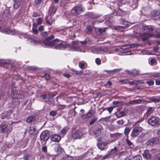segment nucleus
Instances as JSON below:
<instances>
[{
	"mask_svg": "<svg viewBox=\"0 0 160 160\" xmlns=\"http://www.w3.org/2000/svg\"><path fill=\"white\" fill-rule=\"evenodd\" d=\"M63 76L66 77H67L68 78H69L70 77V74H69V73H64L63 74Z\"/></svg>",
	"mask_w": 160,
	"mask_h": 160,
	"instance_id": "obj_60",
	"label": "nucleus"
},
{
	"mask_svg": "<svg viewBox=\"0 0 160 160\" xmlns=\"http://www.w3.org/2000/svg\"><path fill=\"white\" fill-rule=\"evenodd\" d=\"M143 83V82L141 80H133L132 81H129V83L131 85H137L140 84H142Z\"/></svg>",
	"mask_w": 160,
	"mask_h": 160,
	"instance_id": "obj_17",
	"label": "nucleus"
},
{
	"mask_svg": "<svg viewBox=\"0 0 160 160\" xmlns=\"http://www.w3.org/2000/svg\"><path fill=\"white\" fill-rule=\"evenodd\" d=\"M80 42L82 46H84L86 45L87 42L86 41H80Z\"/></svg>",
	"mask_w": 160,
	"mask_h": 160,
	"instance_id": "obj_59",
	"label": "nucleus"
},
{
	"mask_svg": "<svg viewBox=\"0 0 160 160\" xmlns=\"http://www.w3.org/2000/svg\"><path fill=\"white\" fill-rule=\"evenodd\" d=\"M118 151V149L116 146H115L114 148L112 149L110 151V154H112L115 153Z\"/></svg>",
	"mask_w": 160,
	"mask_h": 160,
	"instance_id": "obj_31",
	"label": "nucleus"
},
{
	"mask_svg": "<svg viewBox=\"0 0 160 160\" xmlns=\"http://www.w3.org/2000/svg\"><path fill=\"white\" fill-rule=\"evenodd\" d=\"M130 130L128 128H126L124 130V133L126 135H127L128 134Z\"/></svg>",
	"mask_w": 160,
	"mask_h": 160,
	"instance_id": "obj_54",
	"label": "nucleus"
},
{
	"mask_svg": "<svg viewBox=\"0 0 160 160\" xmlns=\"http://www.w3.org/2000/svg\"><path fill=\"white\" fill-rule=\"evenodd\" d=\"M31 42L34 44H37L39 43L38 41L36 39H31Z\"/></svg>",
	"mask_w": 160,
	"mask_h": 160,
	"instance_id": "obj_39",
	"label": "nucleus"
},
{
	"mask_svg": "<svg viewBox=\"0 0 160 160\" xmlns=\"http://www.w3.org/2000/svg\"><path fill=\"white\" fill-rule=\"evenodd\" d=\"M92 116L95 113V111L94 110H90L88 112Z\"/></svg>",
	"mask_w": 160,
	"mask_h": 160,
	"instance_id": "obj_61",
	"label": "nucleus"
},
{
	"mask_svg": "<svg viewBox=\"0 0 160 160\" xmlns=\"http://www.w3.org/2000/svg\"><path fill=\"white\" fill-rule=\"evenodd\" d=\"M84 10L82 5H80L74 7L71 11V13L74 15H77L83 12Z\"/></svg>",
	"mask_w": 160,
	"mask_h": 160,
	"instance_id": "obj_3",
	"label": "nucleus"
},
{
	"mask_svg": "<svg viewBox=\"0 0 160 160\" xmlns=\"http://www.w3.org/2000/svg\"><path fill=\"white\" fill-rule=\"evenodd\" d=\"M85 156L84 155L76 156L75 157L76 159V160H80L84 158Z\"/></svg>",
	"mask_w": 160,
	"mask_h": 160,
	"instance_id": "obj_36",
	"label": "nucleus"
},
{
	"mask_svg": "<svg viewBox=\"0 0 160 160\" xmlns=\"http://www.w3.org/2000/svg\"><path fill=\"white\" fill-rule=\"evenodd\" d=\"M67 132V130L65 128H63L61 132V134L63 136L65 134H66V133Z\"/></svg>",
	"mask_w": 160,
	"mask_h": 160,
	"instance_id": "obj_48",
	"label": "nucleus"
},
{
	"mask_svg": "<svg viewBox=\"0 0 160 160\" xmlns=\"http://www.w3.org/2000/svg\"><path fill=\"white\" fill-rule=\"evenodd\" d=\"M150 102H158L160 101V99H157L154 98H150L149 99Z\"/></svg>",
	"mask_w": 160,
	"mask_h": 160,
	"instance_id": "obj_27",
	"label": "nucleus"
},
{
	"mask_svg": "<svg viewBox=\"0 0 160 160\" xmlns=\"http://www.w3.org/2000/svg\"><path fill=\"white\" fill-rule=\"evenodd\" d=\"M108 51V48L106 47H99L92 49V52L95 54H102Z\"/></svg>",
	"mask_w": 160,
	"mask_h": 160,
	"instance_id": "obj_4",
	"label": "nucleus"
},
{
	"mask_svg": "<svg viewBox=\"0 0 160 160\" xmlns=\"http://www.w3.org/2000/svg\"><path fill=\"white\" fill-rule=\"evenodd\" d=\"M121 69V68H118V69H114V70H111V71L105 70V71L106 72H112L114 71H117L118 72H119Z\"/></svg>",
	"mask_w": 160,
	"mask_h": 160,
	"instance_id": "obj_38",
	"label": "nucleus"
},
{
	"mask_svg": "<svg viewBox=\"0 0 160 160\" xmlns=\"http://www.w3.org/2000/svg\"><path fill=\"white\" fill-rule=\"evenodd\" d=\"M33 32L35 34H37L38 33V31L37 28H32Z\"/></svg>",
	"mask_w": 160,
	"mask_h": 160,
	"instance_id": "obj_55",
	"label": "nucleus"
},
{
	"mask_svg": "<svg viewBox=\"0 0 160 160\" xmlns=\"http://www.w3.org/2000/svg\"><path fill=\"white\" fill-rule=\"evenodd\" d=\"M15 88H13L12 89L11 96L13 98L18 99L21 98V95L19 93H17L15 91L13 92V90H14Z\"/></svg>",
	"mask_w": 160,
	"mask_h": 160,
	"instance_id": "obj_13",
	"label": "nucleus"
},
{
	"mask_svg": "<svg viewBox=\"0 0 160 160\" xmlns=\"http://www.w3.org/2000/svg\"><path fill=\"white\" fill-rule=\"evenodd\" d=\"M121 134L119 133H116L113 134H111L110 137L112 139L109 142V143H111L115 140L121 137Z\"/></svg>",
	"mask_w": 160,
	"mask_h": 160,
	"instance_id": "obj_10",
	"label": "nucleus"
},
{
	"mask_svg": "<svg viewBox=\"0 0 160 160\" xmlns=\"http://www.w3.org/2000/svg\"><path fill=\"white\" fill-rule=\"evenodd\" d=\"M92 31V28L90 26H88L86 28V32L87 33H90Z\"/></svg>",
	"mask_w": 160,
	"mask_h": 160,
	"instance_id": "obj_34",
	"label": "nucleus"
},
{
	"mask_svg": "<svg viewBox=\"0 0 160 160\" xmlns=\"http://www.w3.org/2000/svg\"><path fill=\"white\" fill-rule=\"evenodd\" d=\"M50 133L48 131L46 130L43 131L41 134L40 138L41 141H47L49 138Z\"/></svg>",
	"mask_w": 160,
	"mask_h": 160,
	"instance_id": "obj_6",
	"label": "nucleus"
},
{
	"mask_svg": "<svg viewBox=\"0 0 160 160\" xmlns=\"http://www.w3.org/2000/svg\"><path fill=\"white\" fill-rule=\"evenodd\" d=\"M42 20L41 18H39L37 20V24L38 25H40L42 22Z\"/></svg>",
	"mask_w": 160,
	"mask_h": 160,
	"instance_id": "obj_52",
	"label": "nucleus"
},
{
	"mask_svg": "<svg viewBox=\"0 0 160 160\" xmlns=\"http://www.w3.org/2000/svg\"><path fill=\"white\" fill-rule=\"evenodd\" d=\"M27 69L30 70H34L35 69V68L32 66H28L27 67Z\"/></svg>",
	"mask_w": 160,
	"mask_h": 160,
	"instance_id": "obj_64",
	"label": "nucleus"
},
{
	"mask_svg": "<svg viewBox=\"0 0 160 160\" xmlns=\"http://www.w3.org/2000/svg\"><path fill=\"white\" fill-rule=\"evenodd\" d=\"M146 83L149 86H152L154 84V81L152 80L147 81Z\"/></svg>",
	"mask_w": 160,
	"mask_h": 160,
	"instance_id": "obj_45",
	"label": "nucleus"
},
{
	"mask_svg": "<svg viewBox=\"0 0 160 160\" xmlns=\"http://www.w3.org/2000/svg\"><path fill=\"white\" fill-rule=\"evenodd\" d=\"M72 47L71 48V50L77 52H81V49L77 47L78 46L79 44L78 42L75 41H72Z\"/></svg>",
	"mask_w": 160,
	"mask_h": 160,
	"instance_id": "obj_9",
	"label": "nucleus"
},
{
	"mask_svg": "<svg viewBox=\"0 0 160 160\" xmlns=\"http://www.w3.org/2000/svg\"><path fill=\"white\" fill-rule=\"evenodd\" d=\"M44 77L47 79H49L50 78V75L48 74H45L44 75Z\"/></svg>",
	"mask_w": 160,
	"mask_h": 160,
	"instance_id": "obj_51",
	"label": "nucleus"
},
{
	"mask_svg": "<svg viewBox=\"0 0 160 160\" xmlns=\"http://www.w3.org/2000/svg\"><path fill=\"white\" fill-rule=\"evenodd\" d=\"M126 71L127 72L128 74L132 76H135L137 75L138 73V71L135 69H133L131 71L126 70Z\"/></svg>",
	"mask_w": 160,
	"mask_h": 160,
	"instance_id": "obj_18",
	"label": "nucleus"
},
{
	"mask_svg": "<svg viewBox=\"0 0 160 160\" xmlns=\"http://www.w3.org/2000/svg\"><path fill=\"white\" fill-rule=\"evenodd\" d=\"M46 22L47 24L48 25H51L52 24V22H51V20L49 19L47 17L46 18Z\"/></svg>",
	"mask_w": 160,
	"mask_h": 160,
	"instance_id": "obj_37",
	"label": "nucleus"
},
{
	"mask_svg": "<svg viewBox=\"0 0 160 160\" xmlns=\"http://www.w3.org/2000/svg\"><path fill=\"white\" fill-rule=\"evenodd\" d=\"M79 67L82 69L85 66V64L83 62H80L79 63Z\"/></svg>",
	"mask_w": 160,
	"mask_h": 160,
	"instance_id": "obj_40",
	"label": "nucleus"
},
{
	"mask_svg": "<svg viewBox=\"0 0 160 160\" xmlns=\"http://www.w3.org/2000/svg\"><path fill=\"white\" fill-rule=\"evenodd\" d=\"M126 142L130 146L132 147L133 146V144L132 142H131L128 139H126Z\"/></svg>",
	"mask_w": 160,
	"mask_h": 160,
	"instance_id": "obj_47",
	"label": "nucleus"
},
{
	"mask_svg": "<svg viewBox=\"0 0 160 160\" xmlns=\"http://www.w3.org/2000/svg\"><path fill=\"white\" fill-rule=\"evenodd\" d=\"M159 119L154 117H152L148 120V123L152 126L158 125L159 123Z\"/></svg>",
	"mask_w": 160,
	"mask_h": 160,
	"instance_id": "obj_8",
	"label": "nucleus"
},
{
	"mask_svg": "<svg viewBox=\"0 0 160 160\" xmlns=\"http://www.w3.org/2000/svg\"><path fill=\"white\" fill-rule=\"evenodd\" d=\"M145 102V101L144 100H142L140 99H138L137 100H134L132 101H130L129 102V103L130 104L133 105L134 104L142 103H144Z\"/></svg>",
	"mask_w": 160,
	"mask_h": 160,
	"instance_id": "obj_14",
	"label": "nucleus"
},
{
	"mask_svg": "<svg viewBox=\"0 0 160 160\" xmlns=\"http://www.w3.org/2000/svg\"><path fill=\"white\" fill-rule=\"evenodd\" d=\"M129 81L128 79H125V80H120L119 82L122 83V84H126L127 82L129 83Z\"/></svg>",
	"mask_w": 160,
	"mask_h": 160,
	"instance_id": "obj_41",
	"label": "nucleus"
},
{
	"mask_svg": "<svg viewBox=\"0 0 160 160\" xmlns=\"http://www.w3.org/2000/svg\"><path fill=\"white\" fill-rule=\"evenodd\" d=\"M109 143V142H105L102 140L99 139L97 143V146L99 149L103 150L106 148V147Z\"/></svg>",
	"mask_w": 160,
	"mask_h": 160,
	"instance_id": "obj_5",
	"label": "nucleus"
},
{
	"mask_svg": "<svg viewBox=\"0 0 160 160\" xmlns=\"http://www.w3.org/2000/svg\"><path fill=\"white\" fill-rule=\"evenodd\" d=\"M54 38L53 35L48 37L42 41V44L45 46L53 47L54 49L59 50L64 49L68 46V45L65 43L58 44L57 42L59 41L58 39H56L51 41Z\"/></svg>",
	"mask_w": 160,
	"mask_h": 160,
	"instance_id": "obj_1",
	"label": "nucleus"
},
{
	"mask_svg": "<svg viewBox=\"0 0 160 160\" xmlns=\"http://www.w3.org/2000/svg\"><path fill=\"white\" fill-rule=\"evenodd\" d=\"M153 30V28L149 26H146L143 28V35L145 36V37L142 38L143 41L148 39L149 37L152 35Z\"/></svg>",
	"mask_w": 160,
	"mask_h": 160,
	"instance_id": "obj_2",
	"label": "nucleus"
},
{
	"mask_svg": "<svg viewBox=\"0 0 160 160\" xmlns=\"http://www.w3.org/2000/svg\"><path fill=\"white\" fill-rule=\"evenodd\" d=\"M57 110H52L50 112L49 114L50 116H52V117H54L58 113Z\"/></svg>",
	"mask_w": 160,
	"mask_h": 160,
	"instance_id": "obj_32",
	"label": "nucleus"
},
{
	"mask_svg": "<svg viewBox=\"0 0 160 160\" xmlns=\"http://www.w3.org/2000/svg\"><path fill=\"white\" fill-rule=\"evenodd\" d=\"M7 125L6 124H3L0 126V132L2 133L4 132L7 129Z\"/></svg>",
	"mask_w": 160,
	"mask_h": 160,
	"instance_id": "obj_21",
	"label": "nucleus"
},
{
	"mask_svg": "<svg viewBox=\"0 0 160 160\" xmlns=\"http://www.w3.org/2000/svg\"><path fill=\"white\" fill-rule=\"evenodd\" d=\"M149 144L152 145L157 144L158 142V139L157 138H154L151 139L149 141Z\"/></svg>",
	"mask_w": 160,
	"mask_h": 160,
	"instance_id": "obj_19",
	"label": "nucleus"
},
{
	"mask_svg": "<svg viewBox=\"0 0 160 160\" xmlns=\"http://www.w3.org/2000/svg\"><path fill=\"white\" fill-rule=\"evenodd\" d=\"M110 118V117H107L103 118H102V119L103 121L107 122L109 121H110L109 118Z\"/></svg>",
	"mask_w": 160,
	"mask_h": 160,
	"instance_id": "obj_42",
	"label": "nucleus"
},
{
	"mask_svg": "<svg viewBox=\"0 0 160 160\" xmlns=\"http://www.w3.org/2000/svg\"><path fill=\"white\" fill-rule=\"evenodd\" d=\"M96 63L98 65H100L101 63V60L99 58H97L95 60Z\"/></svg>",
	"mask_w": 160,
	"mask_h": 160,
	"instance_id": "obj_46",
	"label": "nucleus"
},
{
	"mask_svg": "<svg viewBox=\"0 0 160 160\" xmlns=\"http://www.w3.org/2000/svg\"><path fill=\"white\" fill-rule=\"evenodd\" d=\"M57 152L58 153H62L64 152L63 149L59 145H57L56 147Z\"/></svg>",
	"mask_w": 160,
	"mask_h": 160,
	"instance_id": "obj_25",
	"label": "nucleus"
},
{
	"mask_svg": "<svg viewBox=\"0 0 160 160\" xmlns=\"http://www.w3.org/2000/svg\"><path fill=\"white\" fill-rule=\"evenodd\" d=\"M42 150L45 152H47V148L46 146H44L42 148Z\"/></svg>",
	"mask_w": 160,
	"mask_h": 160,
	"instance_id": "obj_62",
	"label": "nucleus"
},
{
	"mask_svg": "<svg viewBox=\"0 0 160 160\" xmlns=\"http://www.w3.org/2000/svg\"><path fill=\"white\" fill-rule=\"evenodd\" d=\"M72 71L73 72V74L74 75H80L81 74H82L83 73L82 71H76L74 69H72Z\"/></svg>",
	"mask_w": 160,
	"mask_h": 160,
	"instance_id": "obj_26",
	"label": "nucleus"
},
{
	"mask_svg": "<svg viewBox=\"0 0 160 160\" xmlns=\"http://www.w3.org/2000/svg\"><path fill=\"white\" fill-rule=\"evenodd\" d=\"M142 130V128L139 127H135L133 130L131 134L132 137H135L137 136Z\"/></svg>",
	"mask_w": 160,
	"mask_h": 160,
	"instance_id": "obj_11",
	"label": "nucleus"
},
{
	"mask_svg": "<svg viewBox=\"0 0 160 160\" xmlns=\"http://www.w3.org/2000/svg\"><path fill=\"white\" fill-rule=\"evenodd\" d=\"M48 35V32H44L40 33V35L43 37H46Z\"/></svg>",
	"mask_w": 160,
	"mask_h": 160,
	"instance_id": "obj_43",
	"label": "nucleus"
},
{
	"mask_svg": "<svg viewBox=\"0 0 160 160\" xmlns=\"http://www.w3.org/2000/svg\"><path fill=\"white\" fill-rule=\"evenodd\" d=\"M39 30L40 31L42 32L44 30V27L43 26H40L39 28Z\"/></svg>",
	"mask_w": 160,
	"mask_h": 160,
	"instance_id": "obj_58",
	"label": "nucleus"
},
{
	"mask_svg": "<svg viewBox=\"0 0 160 160\" xmlns=\"http://www.w3.org/2000/svg\"><path fill=\"white\" fill-rule=\"evenodd\" d=\"M97 120V118H94L92 119L91 121L90 122V124L92 125L94 123H95L96 121Z\"/></svg>",
	"mask_w": 160,
	"mask_h": 160,
	"instance_id": "obj_50",
	"label": "nucleus"
},
{
	"mask_svg": "<svg viewBox=\"0 0 160 160\" xmlns=\"http://www.w3.org/2000/svg\"><path fill=\"white\" fill-rule=\"evenodd\" d=\"M98 31L101 33H102L105 31V29L104 28H99L98 29Z\"/></svg>",
	"mask_w": 160,
	"mask_h": 160,
	"instance_id": "obj_57",
	"label": "nucleus"
},
{
	"mask_svg": "<svg viewBox=\"0 0 160 160\" xmlns=\"http://www.w3.org/2000/svg\"><path fill=\"white\" fill-rule=\"evenodd\" d=\"M142 155L144 158L146 159H149L151 158V155L149 152L148 150H145L144 151Z\"/></svg>",
	"mask_w": 160,
	"mask_h": 160,
	"instance_id": "obj_20",
	"label": "nucleus"
},
{
	"mask_svg": "<svg viewBox=\"0 0 160 160\" xmlns=\"http://www.w3.org/2000/svg\"><path fill=\"white\" fill-rule=\"evenodd\" d=\"M57 10V7L54 5H52L50 7L49 10L50 15L51 16L53 15L55 13Z\"/></svg>",
	"mask_w": 160,
	"mask_h": 160,
	"instance_id": "obj_16",
	"label": "nucleus"
},
{
	"mask_svg": "<svg viewBox=\"0 0 160 160\" xmlns=\"http://www.w3.org/2000/svg\"><path fill=\"white\" fill-rule=\"evenodd\" d=\"M82 118H83V119H86V118H88V115H87L86 114H85L83 115L82 116Z\"/></svg>",
	"mask_w": 160,
	"mask_h": 160,
	"instance_id": "obj_63",
	"label": "nucleus"
},
{
	"mask_svg": "<svg viewBox=\"0 0 160 160\" xmlns=\"http://www.w3.org/2000/svg\"><path fill=\"white\" fill-rule=\"evenodd\" d=\"M150 64L152 65H153L156 63V61L154 59H151L150 60Z\"/></svg>",
	"mask_w": 160,
	"mask_h": 160,
	"instance_id": "obj_49",
	"label": "nucleus"
},
{
	"mask_svg": "<svg viewBox=\"0 0 160 160\" xmlns=\"http://www.w3.org/2000/svg\"><path fill=\"white\" fill-rule=\"evenodd\" d=\"M36 119V118L33 116H30L28 117L26 121L28 123H30Z\"/></svg>",
	"mask_w": 160,
	"mask_h": 160,
	"instance_id": "obj_22",
	"label": "nucleus"
},
{
	"mask_svg": "<svg viewBox=\"0 0 160 160\" xmlns=\"http://www.w3.org/2000/svg\"><path fill=\"white\" fill-rule=\"evenodd\" d=\"M152 14L154 16H156L160 14V11L159 10H154L152 12Z\"/></svg>",
	"mask_w": 160,
	"mask_h": 160,
	"instance_id": "obj_28",
	"label": "nucleus"
},
{
	"mask_svg": "<svg viewBox=\"0 0 160 160\" xmlns=\"http://www.w3.org/2000/svg\"><path fill=\"white\" fill-rule=\"evenodd\" d=\"M35 3L37 4H40L42 2V0H35Z\"/></svg>",
	"mask_w": 160,
	"mask_h": 160,
	"instance_id": "obj_56",
	"label": "nucleus"
},
{
	"mask_svg": "<svg viewBox=\"0 0 160 160\" xmlns=\"http://www.w3.org/2000/svg\"><path fill=\"white\" fill-rule=\"evenodd\" d=\"M61 139L60 135L57 134H54L51 136V139L52 141L55 142H59Z\"/></svg>",
	"mask_w": 160,
	"mask_h": 160,
	"instance_id": "obj_12",
	"label": "nucleus"
},
{
	"mask_svg": "<svg viewBox=\"0 0 160 160\" xmlns=\"http://www.w3.org/2000/svg\"><path fill=\"white\" fill-rule=\"evenodd\" d=\"M101 129L99 128L96 129L93 132L94 135L96 136L99 135L101 133Z\"/></svg>",
	"mask_w": 160,
	"mask_h": 160,
	"instance_id": "obj_29",
	"label": "nucleus"
},
{
	"mask_svg": "<svg viewBox=\"0 0 160 160\" xmlns=\"http://www.w3.org/2000/svg\"><path fill=\"white\" fill-rule=\"evenodd\" d=\"M36 131V127L35 126H33L32 127H29L28 132L30 134H32L35 132Z\"/></svg>",
	"mask_w": 160,
	"mask_h": 160,
	"instance_id": "obj_24",
	"label": "nucleus"
},
{
	"mask_svg": "<svg viewBox=\"0 0 160 160\" xmlns=\"http://www.w3.org/2000/svg\"><path fill=\"white\" fill-rule=\"evenodd\" d=\"M24 0H15V2L14 4V7L15 9H18L21 6L22 2Z\"/></svg>",
	"mask_w": 160,
	"mask_h": 160,
	"instance_id": "obj_15",
	"label": "nucleus"
},
{
	"mask_svg": "<svg viewBox=\"0 0 160 160\" xmlns=\"http://www.w3.org/2000/svg\"><path fill=\"white\" fill-rule=\"evenodd\" d=\"M121 24L122 25V27H126L128 26V22L123 20H122V22L121 23Z\"/></svg>",
	"mask_w": 160,
	"mask_h": 160,
	"instance_id": "obj_33",
	"label": "nucleus"
},
{
	"mask_svg": "<svg viewBox=\"0 0 160 160\" xmlns=\"http://www.w3.org/2000/svg\"><path fill=\"white\" fill-rule=\"evenodd\" d=\"M142 158L141 156L138 155L135 156L133 158V160H142Z\"/></svg>",
	"mask_w": 160,
	"mask_h": 160,
	"instance_id": "obj_35",
	"label": "nucleus"
},
{
	"mask_svg": "<svg viewBox=\"0 0 160 160\" xmlns=\"http://www.w3.org/2000/svg\"><path fill=\"white\" fill-rule=\"evenodd\" d=\"M83 134L81 130H78L72 133V137L74 139H80L82 138Z\"/></svg>",
	"mask_w": 160,
	"mask_h": 160,
	"instance_id": "obj_7",
	"label": "nucleus"
},
{
	"mask_svg": "<svg viewBox=\"0 0 160 160\" xmlns=\"http://www.w3.org/2000/svg\"><path fill=\"white\" fill-rule=\"evenodd\" d=\"M105 109H107L109 112L110 113H111L113 109V108L112 107H110L108 108H106Z\"/></svg>",
	"mask_w": 160,
	"mask_h": 160,
	"instance_id": "obj_53",
	"label": "nucleus"
},
{
	"mask_svg": "<svg viewBox=\"0 0 160 160\" xmlns=\"http://www.w3.org/2000/svg\"><path fill=\"white\" fill-rule=\"evenodd\" d=\"M62 160H74L73 158L68 155H66L63 157Z\"/></svg>",
	"mask_w": 160,
	"mask_h": 160,
	"instance_id": "obj_30",
	"label": "nucleus"
},
{
	"mask_svg": "<svg viewBox=\"0 0 160 160\" xmlns=\"http://www.w3.org/2000/svg\"><path fill=\"white\" fill-rule=\"evenodd\" d=\"M0 32L3 33H4L6 34H8L9 33V32H10V30L7 29L0 30Z\"/></svg>",
	"mask_w": 160,
	"mask_h": 160,
	"instance_id": "obj_44",
	"label": "nucleus"
},
{
	"mask_svg": "<svg viewBox=\"0 0 160 160\" xmlns=\"http://www.w3.org/2000/svg\"><path fill=\"white\" fill-rule=\"evenodd\" d=\"M125 115V112L123 110H120L116 114V116L118 118L122 117Z\"/></svg>",
	"mask_w": 160,
	"mask_h": 160,
	"instance_id": "obj_23",
	"label": "nucleus"
}]
</instances>
